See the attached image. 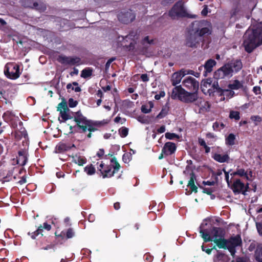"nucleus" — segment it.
I'll return each mask as SVG.
<instances>
[{"mask_svg":"<svg viewBox=\"0 0 262 262\" xmlns=\"http://www.w3.org/2000/svg\"><path fill=\"white\" fill-rule=\"evenodd\" d=\"M205 222L204 221L200 227V232L204 241H213L219 248L227 249L231 255L234 256L236 252L235 247L239 246L242 242L240 237L236 236L228 240L225 239L222 229L214 227L210 228L211 225Z\"/></svg>","mask_w":262,"mask_h":262,"instance_id":"f257e3e1","label":"nucleus"},{"mask_svg":"<svg viewBox=\"0 0 262 262\" xmlns=\"http://www.w3.org/2000/svg\"><path fill=\"white\" fill-rule=\"evenodd\" d=\"M262 44V22L252 25L244 35L243 45L245 50L250 53L256 47Z\"/></svg>","mask_w":262,"mask_h":262,"instance_id":"f03ea898","label":"nucleus"},{"mask_svg":"<svg viewBox=\"0 0 262 262\" xmlns=\"http://www.w3.org/2000/svg\"><path fill=\"white\" fill-rule=\"evenodd\" d=\"M171 97L173 99H178L186 103H190L198 100V95L195 92H186L181 86H176L173 89Z\"/></svg>","mask_w":262,"mask_h":262,"instance_id":"7ed1b4c3","label":"nucleus"},{"mask_svg":"<svg viewBox=\"0 0 262 262\" xmlns=\"http://www.w3.org/2000/svg\"><path fill=\"white\" fill-rule=\"evenodd\" d=\"M120 164L117 161L116 158L114 157L110 161L109 165H105L101 162L97 167L100 171L103 178H111L120 169Z\"/></svg>","mask_w":262,"mask_h":262,"instance_id":"20e7f679","label":"nucleus"},{"mask_svg":"<svg viewBox=\"0 0 262 262\" xmlns=\"http://www.w3.org/2000/svg\"><path fill=\"white\" fill-rule=\"evenodd\" d=\"M139 38L137 31H132L128 35L123 36H119L118 42L120 43V46H123L128 51H132L135 48L136 41Z\"/></svg>","mask_w":262,"mask_h":262,"instance_id":"39448f33","label":"nucleus"},{"mask_svg":"<svg viewBox=\"0 0 262 262\" xmlns=\"http://www.w3.org/2000/svg\"><path fill=\"white\" fill-rule=\"evenodd\" d=\"M192 25L194 28L193 31H194L203 39L205 36L211 34L212 28L209 21L205 20L195 21L193 23Z\"/></svg>","mask_w":262,"mask_h":262,"instance_id":"423d86ee","label":"nucleus"},{"mask_svg":"<svg viewBox=\"0 0 262 262\" xmlns=\"http://www.w3.org/2000/svg\"><path fill=\"white\" fill-rule=\"evenodd\" d=\"M73 117H74V121L76 122L77 126L82 129L83 132H85L86 130L90 132L94 131L91 121L87 120L80 112L73 114Z\"/></svg>","mask_w":262,"mask_h":262,"instance_id":"0eeeda50","label":"nucleus"},{"mask_svg":"<svg viewBox=\"0 0 262 262\" xmlns=\"http://www.w3.org/2000/svg\"><path fill=\"white\" fill-rule=\"evenodd\" d=\"M169 15L172 19H178L188 16L186 9L182 1L176 3L169 11Z\"/></svg>","mask_w":262,"mask_h":262,"instance_id":"6e6552de","label":"nucleus"},{"mask_svg":"<svg viewBox=\"0 0 262 262\" xmlns=\"http://www.w3.org/2000/svg\"><path fill=\"white\" fill-rule=\"evenodd\" d=\"M4 73L7 77L10 79H15L17 78L20 75L19 67L15 63H7L5 67Z\"/></svg>","mask_w":262,"mask_h":262,"instance_id":"1a4fd4ad","label":"nucleus"},{"mask_svg":"<svg viewBox=\"0 0 262 262\" xmlns=\"http://www.w3.org/2000/svg\"><path fill=\"white\" fill-rule=\"evenodd\" d=\"M57 111L60 112V117L58 120L60 123L64 122L73 118V116H71L69 113L70 110L66 101H62L58 104Z\"/></svg>","mask_w":262,"mask_h":262,"instance_id":"9d476101","label":"nucleus"},{"mask_svg":"<svg viewBox=\"0 0 262 262\" xmlns=\"http://www.w3.org/2000/svg\"><path fill=\"white\" fill-rule=\"evenodd\" d=\"M232 75V70L228 65L225 64L214 72V78L216 79H223L229 78Z\"/></svg>","mask_w":262,"mask_h":262,"instance_id":"9b49d317","label":"nucleus"},{"mask_svg":"<svg viewBox=\"0 0 262 262\" xmlns=\"http://www.w3.org/2000/svg\"><path fill=\"white\" fill-rule=\"evenodd\" d=\"M120 21L128 24L131 23L135 18V15L132 10L123 11L119 13L118 15Z\"/></svg>","mask_w":262,"mask_h":262,"instance_id":"f8f14e48","label":"nucleus"},{"mask_svg":"<svg viewBox=\"0 0 262 262\" xmlns=\"http://www.w3.org/2000/svg\"><path fill=\"white\" fill-rule=\"evenodd\" d=\"M203 40V39L193 31V33L190 34L187 38L186 45L189 47H196Z\"/></svg>","mask_w":262,"mask_h":262,"instance_id":"ddd939ff","label":"nucleus"},{"mask_svg":"<svg viewBox=\"0 0 262 262\" xmlns=\"http://www.w3.org/2000/svg\"><path fill=\"white\" fill-rule=\"evenodd\" d=\"M184 86L186 87L189 90L196 92L199 88V82L191 77H188L185 79L183 81Z\"/></svg>","mask_w":262,"mask_h":262,"instance_id":"4468645a","label":"nucleus"},{"mask_svg":"<svg viewBox=\"0 0 262 262\" xmlns=\"http://www.w3.org/2000/svg\"><path fill=\"white\" fill-rule=\"evenodd\" d=\"M60 62L65 64L75 65L80 63V58L76 56H60L58 58Z\"/></svg>","mask_w":262,"mask_h":262,"instance_id":"2eb2a0df","label":"nucleus"},{"mask_svg":"<svg viewBox=\"0 0 262 262\" xmlns=\"http://www.w3.org/2000/svg\"><path fill=\"white\" fill-rule=\"evenodd\" d=\"M248 185L245 186L240 180H236L233 184V190L234 192L244 193L246 191Z\"/></svg>","mask_w":262,"mask_h":262,"instance_id":"dca6fc26","label":"nucleus"},{"mask_svg":"<svg viewBox=\"0 0 262 262\" xmlns=\"http://www.w3.org/2000/svg\"><path fill=\"white\" fill-rule=\"evenodd\" d=\"M176 149V146L174 143L172 142H167L165 144L163 149L162 154L165 155H170L173 154Z\"/></svg>","mask_w":262,"mask_h":262,"instance_id":"f3484780","label":"nucleus"},{"mask_svg":"<svg viewBox=\"0 0 262 262\" xmlns=\"http://www.w3.org/2000/svg\"><path fill=\"white\" fill-rule=\"evenodd\" d=\"M230 69L232 70V73L233 72H237L241 70L243 67V64L241 60H235L227 63Z\"/></svg>","mask_w":262,"mask_h":262,"instance_id":"a211bd4d","label":"nucleus"},{"mask_svg":"<svg viewBox=\"0 0 262 262\" xmlns=\"http://www.w3.org/2000/svg\"><path fill=\"white\" fill-rule=\"evenodd\" d=\"M183 70L174 73L171 77L172 84L174 86L180 83L182 78L185 76V74L183 73Z\"/></svg>","mask_w":262,"mask_h":262,"instance_id":"6ab92c4d","label":"nucleus"},{"mask_svg":"<svg viewBox=\"0 0 262 262\" xmlns=\"http://www.w3.org/2000/svg\"><path fill=\"white\" fill-rule=\"evenodd\" d=\"M28 160L27 153L25 150H20L18 152V156L17 158V163L18 164L24 166Z\"/></svg>","mask_w":262,"mask_h":262,"instance_id":"aec40b11","label":"nucleus"},{"mask_svg":"<svg viewBox=\"0 0 262 262\" xmlns=\"http://www.w3.org/2000/svg\"><path fill=\"white\" fill-rule=\"evenodd\" d=\"M212 158L216 161L220 163H224L228 162L230 159L228 154H220L219 153H215Z\"/></svg>","mask_w":262,"mask_h":262,"instance_id":"412c9836","label":"nucleus"},{"mask_svg":"<svg viewBox=\"0 0 262 262\" xmlns=\"http://www.w3.org/2000/svg\"><path fill=\"white\" fill-rule=\"evenodd\" d=\"M243 87V81L233 80L230 81L228 88L232 90H237Z\"/></svg>","mask_w":262,"mask_h":262,"instance_id":"4be33fe9","label":"nucleus"},{"mask_svg":"<svg viewBox=\"0 0 262 262\" xmlns=\"http://www.w3.org/2000/svg\"><path fill=\"white\" fill-rule=\"evenodd\" d=\"M42 228L49 231L51 229V227L50 225L48 224L47 223H45L43 224V227H42L41 226H39L36 231L31 233V236L32 238L35 239L36 236L41 234L42 231Z\"/></svg>","mask_w":262,"mask_h":262,"instance_id":"5701e85b","label":"nucleus"},{"mask_svg":"<svg viewBox=\"0 0 262 262\" xmlns=\"http://www.w3.org/2000/svg\"><path fill=\"white\" fill-rule=\"evenodd\" d=\"M196 104L200 107V110L202 111H207L210 108V104L208 102L202 99L197 100Z\"/></svg>","mask_w":262,"mask_h":262,"instance_id":"b1692460","label":"nucleus"},{"mask_svg":"<svg viewBox=\"0 0 262 262\" xmlns=\"http://www.w3.org/2000/svg\"><path fill=\"white\" fill-rule=\"evenodd\" d=\"M194 179L195 177L194 175H191L187 185L191 189V191H187L186 192V194L189 195L192 191L195 192H197L198 188L194 184Z\"/></svg>","mask_w":262,"mask_h":262,"instance_id":"393cba45","label":"nucleus"},{"mask_svg":"<svg viewBox=\"0 0 262 262\" xmlns=\"http://www.w3.org/2000/svg\"><path fill=\"white\" fill-rule=\"evenodd\" d=\"M233 174L238 175L240 177H243L248 180H251V178L252 177L251 171H249L248 173L247 171H246L244 169L242 168L237 169L235 172L233 173Z\"/></svg>","mask_w":262,"mask_h":262,"instance_id":"a878e982","label":"nucleus"},{"mask_svg":"<svg viewBox=\"0 0 262 262\" xmlns=\"http://www.w3.org/2000/svg\"><path fill=\"white\" fill-rule=\"evenodd\" d=\"M72 147H75L74 144L72 146L66 143H59L56 147V152H62L69 150Z\"/></svg>","mask_w":262,"mask_h":262,"instance_id":"bb28decb","label":"nucleus"},{"mask_svg":"<svg viewBox=\"0 0 262 262\" xmlns=\"http://www.w3.org/2000/svg\"><path fill=\"white\" fill-rule=\"evenodd\" d=\"M23 3L26 7H31L37 10H41V8L39 7V4L37 2H33V0H23Z\"/></svg>","mask_w":262,"mask_h":262,"instance_id":"cd10ccee","label":"nucleus"},{"mask_svg":"<svg viewBox=\"0 0 262 262\" xmlns=\"http://www.w3.org/2000/svg\"><path fill=\"white\" fill-rule=\"evenodd\" d=\"M216 63V62L214 59H210L208 60L204 65L206 72L210 73L212 71L213 67L215 66Z\"/></svg>","mask_w":262,"mask_h":262,"instance_id":"c85d7f7f","label":"nucleus"},{"mask_svg":"<svg viewBox=\"0 0 262 262\" xmlns=\"http://www.w3.org/2000/svg\"><path fill=\"white\" fill-rule=\"evenodd\" d=\"M212 80L211 79H207L205 81H203L201 86L202 91L204 92L206 91L205 89H208V92L210 94L212 92V90H211Z\"/></svg>","mask_w":262,"mask_h":262,"instance_id":"c756f323","label":"nucleus"},{"mask_svg":"<svg viewBox=\"0 0 262 262\" xmlns=\"http://www.w3.org/2000/svg\"><path fill=\"white\" fill-rule=\"evenodd\" d=\"M72 161L80 166H82L86 163V159L84 157L77 155L73 157Z\"/></svg>","mask_w":262,"mask_h":262,"instance_id":"7c9ffc66","label":"nucleus"},{"mask_svg":"<svg viewBox=\"0 0 262 262\" xmlns=\"http://www.w3.org/2000/svg\"><path fill=\"white\" fill-rule=\"evenodd\" d=\"M214 262H227V256L223 253H219L214 259Z\"/></svg>","mask_w":262,"mask_h":262,"instance_id":"2f4dec72","label":"nucleus"},{"mask_svg":"<svg viewBox=\"0 0 262 262\" xmlns=\"http://www.w3.org/2000/svg\"><path fill=\"white\" fill-rule=\"evenodd\" d=\"M235 136L233 134H230L226 138V144L228 145H233L235 143Z\"/></svg>","mask_w":262,"mask_h":262,"instance_id":"473e14b6","label":"nucleus"},{"mask_svg":"<svg viewBox=\"0 0 262 262\" xmlns=\"http://www.w3.org/2000/svg\"><path fill=\"white\" fill-rule=\"evenodd\" d=\"M92 74V70L89 68L84 69L81 71V77L84 78L90 77Z\"/></svg>","mask_w":262,"mask_h":262,"instance_id":"72a5a7b5","label":"nucleus"},{"mask_svg":"<svg viewBox=\"0 0 262 262\" xmlns=\"http://www.w3.org/2000/svg\"><path fill=\"white\" fill-rule=\"evenodd\" d=\"M84 171L88 175H92L95 172V169L92 165H88L84 168Z\"/></svg>","mask_w":262,"mask_h":262,"instance_id":"f704fd0d","label":"nucleus"},{"mask_svg":"<svg viewBox=\"0 0 262 262\" xmlns=\"http://www.w3.org/2000/svg\"><path fill=\"white\" fill-rule=\"evenodd\" d=\"M255 256L256 260L262 262V249H257L255 251Z\"/></svg>","mask_w":262,"mask_h":262,"instance_id":"c9c22d12","label":"nucleus"},{"mask_svg":"<svg viewBox=\"0 0 262 262\" xmlns=\"http://www.w3.org/2000/svg\"><path fill=\"white\" fill-rule=\"evenodd\" d=\"M229 117L231 119H234L236 120H238L240 119L239 113L237 111H232L230 113Z\"/></svg>","mask_w":262,"mask_h":262,"instance_id":"e433bc0d","label":"nucleus"},{"mask_svg":"<svg viewBox=\"0 0 262 262\" xmlns=\"http://www.w3.org/2000/svg\"><path fill=\"white\" fill-rule=\"evenodd\" d=\"M142 43L144 46L151 45L154 43V40L152 39H150L149 36H146L142 39Z\"/></svg>","mask_w":262,"mask_h":262,"instance_id":"4c0bfd02","label":"nucleus"},{"mask_svg":"<svg viewBox=\"0 0 262 262\" xmlns=\"http://www.w3.org/2000/svg\"><path fill=\"white\" fill-rule=\"evenodd\" d=\"M13 116V115L11 112L7 111L4 113L3 118L6 121H9L12 119Z\"/></svg>","mask_w":262,"mask_h":262,"instance_id":"58836bf2","label":"nucleus"},{"mask_svg":"<svg viewBox=\"0 0 262 262\" xmlns=\"http://www.w3.org/2000/svg\"><path fill=\"white\" fill-rule=\"evenodd\" d=\"M165 137L169 140H172L175 138H179V136L174 133H166Z\"/></svg>","mask_w":262,"mask_h":262,"instance_id":"ea45409f","label":"nucleus"},{"mask_svg":"<svg viewBox=\"0 0 262 262\" xmlns=\"http://www.w3.org/2000/svg\"><path fill=\"white\" fill-rule=\"evenodd\" d=\"M131 158V153H125L123 155L122 159L125 163H128L130 161Z\"/></svg>","mask_w":262,"mask_h":262,"instance_id":"a19ab883","label":"nucleus"},{"mask_svg":"<svg viewBox=\"0 0 262 262\" xmlns=\"http://www.w3.org/2000/svg\"><path fill=\"white\" fill-rule=\"evenodd\" d=\"M128 128L122 127L120 129V134L122 137H125L128 134Z\"/></svg>","mask_w":262,"mask_h":262,"instance_id":"79ce46f5","label":"nucleus"},{"mask_svg":"<svg viewBox=\"0 0 262 262\" xmlns=\"http://www.w3.org/2000/svg\"><path fill=\"white\" fill-rule=\"evenodd\" d=\"M78 104L77 101L74 100L73 98H70L69 100V105L70 107H74Z\"/></svg>","mask_w":262,"mask_h":262,"instance_id":"37998d69","label":"nucleus"},{"mask_svg":"<svg viewBox=\"0 0 262 262\" xmlns=\"http://www.w3.org/2000/svg\"><path fill=\"white\" fill-rule=\"evenodd\" d=\"M66 236L68 238L73 237L74 236V232L73 230L71 228L67 230Z\"/></svg>","mask_w":262,"mask_h":262,"instance_id":"c03bdc74","label":"nucleus"},{"mask_svg":"<svg viewBox=\"0 0 262 262\" xmlns=\"http://www.w3.org/2000/svg\"><path fill=\"white\" fill-rule=\"evenodd\" d=\"M256 226L259 234L262 235V223H256Z\"/></svg>","mask_w":262,"mask_h":262,"instance_id":"a18cd8bd","label":"nucleus"},{"mask_svg":"<svg viewBox=\"0 0 262 262\" xmlns=\"http://www.w3.org/2000/svg\"><path fill=\"white\" fill-rule=\"evenodd\" d=\"M115 59V58H110L106 63L105 64V70L107 71L110 68L111 63Z\"/></svg>","mask_w":262,"mask_h":262,"instance_id":"49530a36","label":"nucleus"},{"mask_svg":"<svg viewBox=\"0 0 262 262\" xmlns=\"http://www.w3.org/2000/svg\"><path fill=\"white\" fill-rule=\"evenodd\" d=\"M251 119L254 122H259L261 120L260 117H259V116H251Z\"/></svg>","mask_w":262,"mask_h":262,"instance_id":"de8ad7c7","label":"nucleus"},{"mask_svg":"<svg viewBox=\"0 0 262 262\" xmlns=\"http://www.w3.org/2000/svg\"><path fill=\"white\" fill-rule=\"evenodd\" d=\"M219 85L217 82L214 81L213 83H211V90H212V92L214 90H217L218 89Z\"/></svg>","mask_w":262,"mask_h":262,"instance_id":"09e8293b","label":"nucleus"},{"mask_svg":"<svg viewBox=\"0 0 262 262\" xmlns=\"http://www.w3.org/2000/svg\"><path fill=\"white\" fill-rule=\"evenodd\" d=\"M206 137L208 139H211L214 140H216V136L213 133H208L206 134Z\"/></svg>","mask_w":262,"mask_h":262,"instance_id":"8fccbe9b","label":"nucleus"},{"mask_svg":"<svg viewBox=\"0 0 262 262\" xmlns=\"http://www.w3.org/2000/svg\"><path fill=\"white\" fill-rule=\"evenodd\" d=\"M183 74H185V76L186 75H194L195 76H196V75H195L194 74V72L192 70H183Z\"/></svg>","mask_w":262,"mask_h":262,"instance_id":"3c124183","label":"nucleus"},{"mask_svg":"<svg viewBox=\"0 0 262 262\" xmlns=\"http://www.w3.org/2000/svg\"><path fill=\"white\" fill-rule=\"evenodd\" d=\"M256 247V243L255 242H252L250 244V246L248 247V250L250 251H253Z\"/></svg>","mask_w":262,"mask_h":262,"instance_id":"603ef678","label":"nucleus"},{"mask_svg":"<svg viewBox=\"0 0 262 262\" xmlns=\"http://www.w3.org/2000/svg\"><path fill=\"white\" fill-rule=\"evenodd\" d=\"M141 78L142 80L144 82H146L149 80L148 77L147 75L146 74H142L141 75Z\"/></svg>","mask_w":262,"mask_h":262,"instance_id":"864d4df0","label":"nucleus"},{"mask_svg":"<svg viewBox=\"0 0 262 262\" xmlns=\"http://www.w3.org/2000/svg\"><path fill=\"white\" fill-rule=\"evenodd\" d=\"M212 127L215 130L221 129V127H220V123L216 122L214 123Z\"/></svg>","mask_w":262,"mask_h":262,"instance_id":"5fc2aeb1","label":"nucleus"},{"mask_svg":"<svg viewBox=\"0 0 262 262\" xmlns=\"http://www.w3.org/2000/svg\"><path fill=\"white\" fill-rule=\"evenodd\" d=\"M208 12V8L207 6H204L203 9L202 10L201 13L203 15L206 16L207 15Z\"/></svg>","mask_w":262,"mask_h":262,"instance_id":"6e6d98bb","label":"nucleus"},{"mask_svg":"<svg viewBox=\"0 0 262 262\" xmlns=\"http://www.w3.org/2000/svg\"><path fill=\"white\" fill-rule=\"evenodd\" d=\"M213 192V190L211 188H205L203 189V192L206 193L208 194H211Z\"/></svg>","mask_w":262,"mask_h":262,"instance_id":"4d7b16f0","label":"nucleus"},{"mask_svg":"<svg viewBox=\"0 0 262 262\" xmlns=\"http://www.w3.org/2000/svg\"><path fill=\"white\" fill-rule=\"evenodd\" d=\"M199 143L200 144V145L203 146L204 147L206 146L207 145L205 140L203 139H199Z\"/></svg>","mask_w":262,"mask_h":262,"instance_id":"13d9d810","label":"nucleus"},{"mask_svg":"<svg viewBox=\"0 0 262 262\" xmlns=\"http://www.w3.org/2000/svg\"><path fill=\"white\" fill-rule=\"evenodd\" d=\"M166 113H164V111L162 110L161 112L157 116V118L159 119H161L163 118L165 116Z\"/></svg>","mask_w":262,"mask_h":262,"instance_id":"bf43d9fd","label":"nucleus"},{"mask_svg":"<svg viewBox=\"0 0 262 262\" xmlns=\"http://www.w3.org/2000/svg\"><path fill=\"white\" fill-rule=\"evenodd\" d=\"M157 131L159 133H163L165 132V126H164V125L161 126L158 129Z\"/></svg>","mask_w":262,"mask_h":262,"instance_id":"052dcab7","label":"nucleus"},{"mask_svg":"<svg viewBox=\"0 0 262 262\" xmlns=\"http://www.w3.org/2000/svg\"><path fill=\"white\" fill-rule=\"evenodd\" d=\"M104 154V150L103 149H100L99 150V151L97 152V155L99 157H102Z\"/></svg>","mask_w":262,"mask_h":262,"instance_id":"680f3d73","label":"nucleus"},{"mask_svg":"<svg viewBox=\"0 0 262 262\" xmlns=\"http://www.w3.org/2000/svg\"><path fill=\"white\" fill-rule=\"evenodd\" d=\"M95 218V215L92 214H91L89 215L88 220L90 222H93L94 221Z\"/></svg>","mask_w":262,"mask_h":262,"instance_id":"e2e57ef3","label":"nucleus"},{"mask_svg":"<svg viewBox=\"0 0 262 262\" xmlns=\"http://www.w3.org/2000/svg\"><path fill=\"white\" fill-rule=\"evenodd\" d=\"M253 91L256 94H259L260 91V88L258 86H254L253 88Z\"/></svg>","mask_w":262,"mask_h":262,"instance_id":"0e129e2a","label":"nucleus"},{"mask_svg":"<svg viewBox=\"0 0 262 262\" xmlns=\"http://www.w3.org/2000/svg\"><path fill=\"white\" fill-rule=\"evenodd\" d=\"M202 249L203 251H205L208 254H210L211 253L212 249H205L204 246H202Z\"/></svg>","mask_w":262,"mask_h":262,"instance_id":"69168bd1","label":"nucleus"},{"mask_svg":"<svg viewBox=\"0 0 262 262\" xmlns=\"http://www.w3.org/2000/svg\"><path fill=\"white\" fill-rule=\"evenodd\" d=\"M78 74V70L74 68V71L71 72V75L72 76L73 75H77Z\"/></svg>","mask_w":262,"mask_h":262,"instance_id":"338daca9","label":"nucleus"},{"mask_svg":"<svg viewBox=\"0 0 262 262\" xmlns=\"http://www.w3.org/2000/svg\"><path fill=\"white\" fill-rule=\"evenodd\" d=\"M97 95L98 97H100L101 98L103 95L102 91L101 90H98L97 93Z\"/></svg>","mask_w":262,"mask_h":262,"instance_id":"774afa93","label":"nucleus"}]
</instances>
